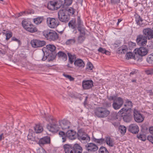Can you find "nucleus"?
<instances>
[{
  "instance_id": "de8ad7c7",
  "label": "nucleus",
  "mask_w": 153,
  "mask_h": 153,
  "mask_svg": "<svg viewBox=\"0 0 153 153\" xmlns=\"http://www.w3.org/2000/svg\"><path fill=\"white\" fill-rule=\"evenodd\" d=\"M45 45V42L44 41H40L38 40V47H42Z\"/></svg>"
},
{
  "instance_id": "bb28decb",
  "label": "nucleus",
  "mask_w": 153,
  "mask_h": 153,
  "mask_svg": "<svg viewBox=\"0 0 153 153\" xmlns=\"http://www.w3.org/2000/svg\"><path fill=\"white\" fill-rule=\"evenodd\" d=\"M110 147H113L114 144V140L113 139L108 136L105 137V143Z\"/></svg>"
},
{
  "instance_id": "20e7f679",
  "label": "nucleus",
  "mask_w": 153,
  "mask_h": 153,
  "mask_svg": "<svg viewBox=\"0 0 153 153\" xmlns=\"http://www.w3.org/2000/svg\"><path fill=\"white\" fill-rule=\"evenodd\" d=\"M58 18L59 20L62 22L66 23L69 21L70 17L65 8H61L59 11Z\"/></svg>"
},
{
  "instance_id": "f704fd0d",
  "label": "nucleus",
  "mask_w": 153,
  "mask_h": 153,
  "mask_svg": "<svg viewBox=\"0 0 153 153\" xmlns=\"http://www.w3.org/2000/svg\"><path fill=\"white\" fill-rule=\"evenodd\" d=\"M59 135L62 140V142H65L66 141L67 137L66 133L65 134L64 132L62 131H60L59 132Z\"/></svg>"
},
{
  "instance_id": "4468645a",
  "label": "nucleus",
  "mask_w": 153,
  "mask_h": 153,
  "mask_svg": "<svg viewBox=\"0 0 153 153\" xmlns=\"http://www.w3.org/2000/svg\"><path fill=\"white\" fill-rule=\"evenodd\" d=\"M93 86V82L91 80H84L82 82V86L84 89H89Z\"/></svg>"
},
{
  "instance_id": "ddd939ff",
  "label": "nucleus",
  "mask_w": 153,
  "mask_h": 153,
  "mask_svg": "<svg viewBox=\"0 0 153 153\" xmlns=\"http://www.w3.org/2000/svg\"><path fill=\"white\" fill-rule=\"evenodd\" d=\"M134 117L135 121L138 123H141L144 120L143 115L135 110L134 111Z\"/></svg>"
},
{
  "instance_id": "3c124183",
  "label": "nucleus",
  "mask_w": 153,
  "mask_h": 153,
  "mask_svg": "<svg viewBox=\"0 0 153 153\" xmlns=\"http://www.w3.org/2000/svg\"><path fill=\"white\" fill-rule=\"evenodd\" d=\"M73 0H65L64 4L65 5L69 6L71 4Z\"/></svg>"
},
{
  "instance_id": "58836bf2",
  "label": "nucleus",
  "mask_w": 153,
  "mask_h": 153,
  "mask_svg": "<svg viewBox=\"0 0 153 153\" xmlns=\"http://www.w3.org/2000/svg\"><path fill=\"white\" fill-rule=\"evenodd\" d=\"M126 59L127 60H128L129 59H134L135 58L134 56L133 55V53L131 52H128L126 54Z\"/></svg>"
},
{
  "instance_id": "6ab92c4d",
  "label": "nucleus",
  "mask_w": 153,
  "mask_h": 153,
  "mask_svg": "<svg viewBox=\"0 0 153 153\" xmlns=\"http://www.w3.org/2000/svg\"><path fill=\"white\" fill-rule=\"evenodd\" d=\"M128 130L133 134H136L139 131V128L136 124H131L129 126Z\"/></svg>"
},
{
  "instance_id": "412c9836",
  "label": "nucleus",
  "mask_w": 153,
  "mask_h": 153,
  "mask_svg": "<svg viewBox=\"0 0 153 153\" xmlns=\"http://www.w3.org/2000/svg\"><path fill=\"white\" fill-rule=\"evenodd\" d=\"M66 135L69 139L74 140L76 138L77 135L76 132L74 130H69L66 132Z\"/></svg>"
},
{
  "instance_id": "72a5a7b5",
  "label": "nucleus",
  "mask_w": 153,
  "mask_h": 153,
  "mask_svg": "<svg viewBox=\"0 0 153 153\" xmlns=\"http://www.w3.org/2000/svg\"><path fill=\"white\" fill-rule=\"evenodd\" d=\"M43 20V17H38L33 19V22L36 25H39L41 23Z\"/></svg>"
},
{
  "instance_id": "5fc2aeb1",
  "label": "nucleus",
  "mask_w": 153,
  "mask_h": 153,
  "mask_svg": "<svg viewBox=\"0 0 153 153\" xmlns=\"http://www.w3.org/2000/svg\"><path fill=\"white\" fill-rule=\"evenodd\" d=\"M120 0H111V3L112 4H115L120 3Z\"/></svg>"
},
{
  "instance_id": "e433bc0d",
  "label": "nucleus",
  "mask_w": 153,
  "mask_h": 153,
  "mask_svg": "<svg viewBox=\"0 0 153 153\" xmlns=\"http://www.w3.org/2000/svg\"><path fill=\"white\" fill-rule=\"evenodd\" d=\"M146 60L149 65H153V53L148 56L146 59Z\"/></svg>"
},
{
  "instance_id": "e2e57ef3",
  "label": "nucleus",
  "mask_w": 153,
  "mask_h": 153,
  "mask_svg": "<svg viewBox=\"0 0 153 153\" xmlns=\"http://www.w3.org/2000/svg\"><path fill=\"white\" fill-rule=\"evenodd\" d=\"M27 13L26 11H23L20 12V13H19V16H21L22 15H25Z\"/></svg>"
},
{
  "instance_id": "13d9d810",
  "label": "nucleus",
  "mask_w": 153,
  "mask_h": 153,
  "mask_svg": "<svg viewBox=\"0 0 153 153\" xmlns=\"http://www.w3.org/2000/svg\"><path fill=\"white\" fill-rule=\"evenodd\" d=\"M117 97L115 96H110L109 97V100H113L114 101Z\"/></svg>"
},
{
  "instance_id": "8fccbe9b",
  "label": "nucleus",
  "mask_w": 153,
  "mask_h": 153,
  "mask_svg": "<svg viewBox=\"0 0 153 153\" xmlns=\"http://www.w3.org/2000/svg\"><path fill=\"white\" fill-rule=\"evenodd\" d=\"M63 75L65 77L69 79L70 81H74V78L70 75L63 74Z\"/></svg>"
},
{
  "instance_id": "7ed1b4c3",
  "label": "nucleus",
  "mask_w": 153,
  "mask_h": 153,
  "mask_svg": "<svg viewBox=\"0 0 153 153\" xmlns=\"http://www.w3.org/2000/svg\"><path fill=\"white\" fill-rule=\"evenodd\" d=\"M110 112L106 108L99 107L95 110V115L98 117L104 118L107 117L110 114Z\"/></svg>"
},
{
  "instance_id": "774afa93",
  "label": "nucleus",
  "mask_w": 153,
  "mask_h": 153,
  "mask_svg": "<svg viewBox=\"0 0 153 153\" xmlns=\"http://www.w3.org/2000/svg\"><path fill=\"white\" fill-rule=\"evenodd\" d=\"M5 51H2V50H0V53L2 54H5Z\"/></svg>"
},
{
  "instance_id": "0eeeda50",
  "label": "nucleus",
  "mask_w": 153,
  "mask_h": 153,
  "mask_svg": "<svg viewBox=\"0 0 153 153\" xmlns=\"http://www.w3.org/2000/svg\"><path fill=\"white\" fill-rule=\"evenodd\" d=\"M53 123H50L47 126L48 129L53 133H56L60 129L59 126L58 125V121L56 120H53Z\"/></svg>"
},
{
  "instance_id": "4c0bfd02",
  "label": "nucleus",
  "mask_w": 153,
  "mask_h": 153,
  "mask_svg": "<svg viewBox=\"0 0 153 153\" xmlns=\"http://www.w3.org/2000/svg\"><path fill=\"white\" fill-rule=\"evenodd\" d=\"M28 140L29 141H34L36 140V139L34 133H29L27 136Z\"/></svg>"
},
{
  "instance_id": "49530a36",
  "label": "nucleus",
  "mask_w": 153,
  "mask_h": 153,
  "mask_svg": "<svg viewBox=\"0 0 153 153\" xmlns=\"http://www.w3.org/2000/svg\"><path fill=\"white\" fill-rule=\"evenodd\" d=\"M75 39L74 38L72 39H69L67 41L66 43L67 45L72 44L75 42Z\"/></svg>"
},
{
  "instance_id": "39448f33",
  "label": "nucleus",
  "mask_w": 153,
  "mask_h": 153,
  "mask_svg": "<svg viewBox=\"0 0 153 153\" xmlns=\"http://www.w3.org/2000/svg\"><path fill=\"white\" fill-rule=\"evenodd\" d=\"M22 25L25 30L30 33H35L38 30L36 27L31 22L27 21L26 20H24L22 21Z\"/></svg>"
},
{
  "instance_id": "c756f323",
  "label": "nucleus",
  "mask_w": 153,
  "mask_h": 153,
  "mask_svg": "<svg viewBox=\"0 0 153 153\" xmlns=\"http://www.w3.org/2000/svg\"><path fill=\"white\" fill-rule=\"evenodd\" d=\"M69 27L73 29H76L77 27V25L76 24V20L75 19H73L70 21L68 24Z\"/></svg>"
},
{
  "instance_id": "09e8293b",
  "label": "nucleus",
  "mask_w": 153,
  "mask_h": 153,
  "mask_svg": "<svg viewBox=\"0 0 153 153\" xmlns=\"http://www.w3.org/2000/svg\"><path fill=\"white\" fill-rule=\"evenodd\" d=\"M93 68V65L90 62L88 63L86 69L88 71H90L92 70Z\"/></svg>"
},
{
  "instance_id": "6e6552de",
  "label": "nucleus",
  "mask_w": 153,
  "mask_h": 153,
  "mask_svg": "<svg viewBox=\"0 0 153 153\" xmlns=\"http://www.w3.org/2000/svg\"><path fill=\"white\" fill-rule=\"evenodd\" d=\"M123 103V100L120 97H118L114 101H113L112 106L116 110L119 109L122 106Z\"/></svg>"
},
{
  "instance_id": "c9c22d12",
  "label": "nucleus",
  "mask_w": 153,
  "mask_h": 153,
  "mask_svg": "<svg viewBox=\"0 0 153 153\" xmlns=\"http://www.w3.org/2000/svg\"><path fill=\"white\" fill-rule=\"evenodd\" d=\"M119 53L124 54L127 51L128 48L126 45L122 46L119 48Z\"/></svg>"
},
{
  "instance_id": "f257e3e1",
  "label": "nucleus",
  "mask_w": 153,
  "mask_h": 153,
  "mask_svg": "<svg viewBox=\"0 0 153 153\" xmlns=\"http://www.w3.org/2000/svg\"><path fill=\"white\" fill-rule=\"evenodd\" d=\"M65 153H82V148L77 144H74L73 146L71 145L65 144L63 146Z\"/></svg>"
},
{
  "instance_id": "0e129e2a",
  "label": "nucleus",
  "mask_w": 153,
  "mask_h": 153,
  "mask_svg": "<svg viewBox=\"0 0 153 153\" xmlns=\"http://www.w3.org/2000/svg\"><path fill=\"white\" fill-rule=\"evenodd\" d=\"M149 131L151 134H153V126L149 128Z\"/></svg>"
},
{
  "instance_id": "79ce46f5",
  "label": "nucleus",
  "mask_w": 153,
  "mask_h": 153,
  "mask_svg": "<svg viewBox=\"0 0 153 153\" xmlns=\"http://www.w3.org/2000/svg\"><path fill=\"white\" fill-rule=\"evenodd\" d=\"M99 153H109L106 148L104 146L101 147L99 150Z\"/></svg>"
},
{
  "instance_id": "1a4fd4ad",
  "label": "nucleus",
  "mask_w": 153,
  "mask_h": 153,
  "mask_svg": "<svg viewBox=\"0 0 153 153\" xmlns=\"http://www.w3.org/2000/svg\"><path fill=\"white\" fill-rule=\"evenodd\" d=\"M147 39L143 35L140 34L137 36L136 42L139 46H145L147 43Z\"/></svg>"
},
{
  "instance_id": "680f3d73",
  "label": "nucleus",
  "mask_w": 153,
  "mask_h": 153,
  "mask_svg": "<svg viewBox=\"0 0 153 153\" xmlns=\"http://www.w3.org/2000/svg\"><path fill=\"white\" fill-rule=\"evenodd\" d=\"M26 13L27 14L33 13L34 11L33 10H29L27 11H26Z\"/></svg>"
},
{
  "instance_id": "c03bdc74",
  "label": "nucleus",
  "mask_w": 153,
  "mask_h": 153,
  "mask_svg": "<svg viewBox=\"0 0 153 153\" xmlns=\"http://www.w3.org/2000/svg\"><path fill=\"white\" fill-rule=\"evenodd\" d=\"M119 129L121 134H124L126 131V128L124 126H120Z\"/></svg>"
},
{
  "instance_id": "423d86ee",
  "label": "nucleus",
  "mask_w": 153,
  "mask_h": 153,
  "mask_svg": "<svg viewBox=\"0 0 153 153\" xmlns=\"http://www.w3.org/2000/svg\"><path fill=\"white\" fill-rule=\"evenodd\" d=\"M47 23L50 28H55L59 25V22L57 19L48 17L47 19Z\"/></svg>"
},
{
  "instance_id": "f03ea898",
  "label": "nucleus",
  "mask_w": 153,
  "mask_h": 153,
  "mask_svg": "<svg viewBox=\"0 0 153 153\" xmlns=\"http://www.w3.org/2000/svg\"><path fill=\"white\" fill-rule=\"evenodd\" d=\"M43 35L49 41H54L58 38L57 33L54 31L51 30H46L42 32Z\"/></svg>"
},
{
  "instance_id": "052dcab7",
  "label": "nucleus",
  "mask_w": 153,
  "mask_h": 153,
  "mask_svg": "<svg viewBox=\"0 0 153 153\" xmlns=\"http://www.w3.org/2000/svg\"><path fill=\"white\" fill-rule=\"evenodd\" d=\"M146 92L148 93L149 94V95L150 96H152L153 94V92L152 90H147Z\"/></svg>"
},
{
  "instance_id": "ea45409f",
  "label": "nucleus",
  "mask_w": 153,
  "mask_h": 153,
  "mask_svg": "<svg viewBox=\"0 0 153 153\" xmlns=\"http://www.w3.org/2000/svg\"><path fill=\"white\" fill-rule=\"evenodd\" d=\"M46 47L48 50L52 52L54 51L56 48L54 45L51 44L47 45Z\"/></svg>"
},
{
  "instance_id": "864d4df0",
  "label": "nucleus",
  "mask_w": 153,
  "mask_h": 153,
  "mask_svg": "<svg viewBox=\"0 0 153 153\" xmlns=\"http://www.w3.org/2000/svg\"><path fill=\"white\" fill-rule=\"evenodd\" d=\"M129 46L130 48H133L136 46V44L135 43L133 42H129Z\"/></svg>"
},
{
  "instance_id": "a18cd8bd",
  "label": "nucleus",
  "mask_w": 153,
  "mask_h": 153,
  "mask_svg": "<svg viewBox=\"0 0 153 153\" xmlns=\"http://www.w3.org/2000/svg\"><path fill=\"white\" fill-rule=\"evenodd\" d=\"M137 137L139 139L145 141L146 140V137L144 134H138L137 135Z\"/></svg>"
},
{
  "instance_id": "6e6d98bb",
  "label": "nucleus",
  "mask_w": 153,
  "mask_h": 153,
  "mask_svg": "<svg viewBox=\"0 0 153 153\" xmlns=\"http://www.w3.org/2000/svg\"><path fill=\"white\" fill-rule=\"evenodd\" d=\"M148 140L153 144V136L150 135L147 137Z\"/></svg>"
},
{
  "instance_id": "cd10ccee",
  "label": "nucleus",
  "mask_w": 153,
  "mask_h": 153,
  "mask_svg": "<svg viewBox=\"0 0 153 153\" xmlns=\"http://www.w3.org/2000/svg\"><path fill=\"white\" fill-rule=\"evenodd\" d=\"M56 55L58 57L62 59L64 61H66L67 59V56L66 54L63 52L59 51Z\"/></svg>"
},
{
  "instance_id": "4be33fe9",
  "label": "nucleus",
  "mask_w": 153,
  "mask_h": 153,
  "mask_svg": "<svg viewBox=\"0 0 153 153\" xmlns=\"http://www.w3.org/2000/svg\"><path fill=\"white\" fill-rule=\"evenodd\" d=\"M50 137L48 136L39 139V144L40 145L48 144L50 143Z\"/></svg>"
},
{
  "instance_id": "f3484780",
  "label": "nucleus",
  "mask_w": 153,
  "mask_h": 153,
  "mask_svg": "<svg viewBox=\"0 0 153 153\" xmlns=\"http://www.w3.org/2000/svg\"><path fill=\"white\" fill-rule=\"evenodd\" d=\"M59 123L61 127L64 130L68 129L71 125V123L69 121L65 120L59 121Z\"/></svg>"
},
{
  "instance_id": "9d476101",
  "label": "nucleus",
  "mask_w": 153,
  "mask_h": 153,
  "mask_svg": "<svg viewBox=\"0 0 153 153\" xmlns=\"http://www.w3.org/2000/svg\"><path fill=\"white\" fill-rule=\"evenodd\" d=\"M77 135V137L79 140L81 141L85 140L87 142H89L90 140V138L89 136L80 130H79L78 131Z\"/></svg>"
},
{
  "instance_id": "a211bd4d",
  "label": "nucleus",
  "mask_w": 153,
  "mask_h": 153,
  "mask_svg": "<svg viewBox=\"0 0 153 153\" xmlns=\"http://www.w3.org/2000/svg\"><path fill=\"white\" fill-rule=\"evenodd\" d=\"M131 111H128L123 114H119L123 116V119L124 121L126 122H129L131 119L132 117Z\"/></svg>"
},
{
  "instance_id": "473e14b6",
  "label": "nucleus",
  "mask_w": 153,
  "mask_h": 153,
  "mask_svg": "<svg viewBox=\"0 0 153 153\" xmlns=\"http://www.w3.org/2000/svg\"><path fill=\"white\" fill-rule=\"evenodd\" d=\"M76 25H77V28L79 32H81V31H84V30H82L81 29V28L82 27V26H83V25L82 24V22L80 20V17L79 16L78 17L77 19V24Z\"/></svg>"
},
{
  "instance_id": "393cba45",
  "label": "nucleus",
  "mask_w": 153,
  "mask_h": 153,
  "mask_svg": "<svg viewBox=\"0 0 153 153\" xmlns=\"http://www.w3.org/2000/svg\"><path fill=\"white\" fill-rule=\"evenodd\" d=\"M74 64L75 66L78 68H84L85 65L83 61L80 59H76L74 61Z\"/></svg>"
},
{
  "instance_id": "9b49d317",
  "label": "nucleus",
  "mask_w": 153,
  "mask_h": 153,
  "mask_svg": "<svg viewBox=\"0 0 153 153\" xmlns=\"http://www.w3.org/2000/svg\"><path fill=\"white\" fill-rule=\"evenodd\" d=\"M124 106L127 107L126 108H123L121 109L118 112V114H123V113L127 112L128 111H131V108L132 106V102L131 101L127 100Z\"/></svg>"
},
{
  "instance_id": "4d7b16f0",
  "label": "nucleus",
  "mask_w": 153,
  "mask_h": 153,
  "mask_svg": "<svg viewBox=\"0 0 153 153\" xmlns=\"http://www.w3.org/2000/svg\"><path fill=\"white\" fill-rule=\"evenodd\" d=\"M6 39L7 40H8L12 36V34L11 33H6Z\"/></svg>"
},
{
  "instance_id": "c85d7f7f",
  "label": "nucleus",
  "mask_w": 153,
  "mask_h": 153,
  "mask_svg": "<svg viewBox=\"0 0 153 153\" xmlns=\"http://www.w3.org/2000/svg\"><path fill=\"white\" fill-rule=\"evenodd\" d=\"M68 57L69 62L71 64H72L76 60V55L74 54H72L69 53H68Z\"/></svg>"
},
{
  "instance_id": "f8f14e48",
  "label": "nucleus",
  "mask_w": 153,
  "mask_h": 153,
  "mask_svg": "<svg viewBox=\"0 0 153 153\" xmlns=\"http://www.w3.org/2000/svg\"><path fill=\"white\" fill-rule=\"evenodd\" d=\"M143 35L148 40H151L153 38V30L150 28H147L143 30Z\"/></svg>"
},
{
  "instance_id": "b1692460",
  "label": "nucleus",
  "mask_w": 153,
  "mask_h": 153,
  "mask_svg": "<svg viewBox=\"0 0 153 153\" xmlns=\"http://www.w3.org/2000/svg\"><path fill=\"white\" fill-rule=\"evenodd\" d=\"M135 20L137 25L141 27H143L145 25V24L143 23V20L138 14L135 15Z\"/></svg>"
},
{
  "instance_id": "7c9ffc66",
  "label": "nucleus",
  "mask_w": 153,
  "mask_h": 153,
  "mask_svg": "<svg viewBox=\"0 0 153 153\" xmlns=\"http://www.w3.org/2000/svg\"><path fill=\"white\" fill-rule=\"evenodd\" d=\"M92 139L94 142L100 145L103 144L105 143V139L103 138L97 139L93 137L92 138Z\"/></svg>"
},
{
  "instance_id": "5701e85b",
  "label": "nucleus",
  "mask_w": 153,
  "mask_h": 153,
  "mask_svg": "<svg viewBox=\"0 0 153 153\" xmlns=\"http://www.w3.org/2000/svg\"><path fill=\"white\" fill-rule=\"evenodd\" d=\"M85 31L79 32V35L77 39V42L78 43H82L85 39Z\"/></svg>"
},
{
  "instance_id": "69168bd1",
  "label": "nucleus",
  "mask_w": 153,
  "mask_h": 153,
  "mask_svg": "<svg viewBox=\"0 0 153 153\" xmlns=\"http://www.w3.org/2000/svg\"><path fill=\"white\" fill-rule=\"evenodd\" d=\"M122 20L121 19H118L117 22V25H118L119 24V23Z\"/></svg>"
},
{
  "instance_id": "a19ab883",
  "label": "nucleus",
  "mask_w": 153,
  "mask_h": 153,
  "mask_svg": "<svg viewBox=\"0 0 153 153\" xmlns=\"http://www.w3.org/2000/svg\"><path fill=\"white\" fill-rule=\"evenodd\" d=\"M98 50L99 52L102 53H105L107 55H109L110 54L109 52L106 50L105 48L102 47H100Z\"/></svg>"
},
{
  "instance_id": "2f4dec72",
  "label": "nucleus",
  "mask_w": 153,
  "mask_h": 153,
  "mask_svg": "<svg viewBox=\"0 0 153 153\" xmlns=\"http://www.w3.org/2000/svg\"><path fill=\"white\" fill-rule=\"evenodd\" d=\"M34 129L36 133H41L43 130L42 127L40 124L36 125L34 127Z\"/></svg>"
},
{
  "instance_id": "bf43d9fd",
  "label": "nucleus",
  "mask_w": 153,
  "mask_h": 153,
  "mask_svg": "<svg viewBox=\"0 0 153 153\" xmlns=\"http://www.w3.org/2000/svg\"><path fill=\"white\" fill-rule=\"evenodd\" d=\"M12 40L17 42L19 44H20V41L19 40L16 39V38L15 37H13L12 38Z\"/></svg>"
},
{
  "instance_id": "603ef678",
  "label": "nucleus",
  "mask_w": 153,
  "mask_h": 153,
  "mask_svg": "<svg viewBox=\"0 0 153 153\" xmlns=\"http://www.w3.org/2000/svg\"><path fill=\"white\" fill-rule=\"evenodd\" d=\"M47 120L50 122V123H53V121L54 120H56L52 116H50L48 117H47L46 118Z\"/></svg>"
},
{
  "instance_id": "2eb2a0df",
  "label": "nucleus",
  "mask_w": 153,
  "mask_h": 153,
  "mask_svg": "<svg viewBox=\"0 0 153 153\" xmlns=\"http://www.w3.org/2000/svg\"><path fill=\"white\" fill-rule=\"evenodd\" d=\"M60 5L58 1H51L48 3L47 7L49 10H57Z\"/></svg>"
},
{
  "instance_id": "338daca9",
  "label": "nucleus",
  "mask_w": 153,
  "mask_h": 153,
  "mask_svg": "<svg viewBox=\"0 0 153 153\" xmlns=\"http://www.w3.org/2000/svg\"><path fill=\"white\" fill-rule=\"evenodd\" d=\"M146 73L148 75L151 74H152L150 71L149 70L146 71Z\"/></svg>"
},
{
  "instance_id": "a878e982",
  "label": "nucleus",
  "mask_w": 153,
  "mask_h": 153,
  "mask_svg": "<svg viewBox=\"0 0 153 153\" xmlns=\"http://www.w3.org/2000/svg\"><path fill=\"white\" fill-rule=\"evenodd\" d=\"M67 11V13L69 16L74 17L76 15V10L73 7H69L65 8Z\"/></svg>"
},
{
  "instance_id": "37998d69",
  "label": "nucleus",
  "mask_w": 153,
  "mask_h": 153,
  "mask_svg": "<svg viewBox=\"0 0 153 153\" xmlns=\"http://www.w3.org/2000/svg\"><path fill=\"white\" fill-rule=\"evenodd\" d=\"M38 40H33L31 41L32 46L35 48H38Z\"/></svg>"
},
{
  "instance_id": "aec40b11",
  "label": "nucleus",
  "mask_w": 153,
  "mask_h": 153,
  "mask_svg": "<svg viewBox=\"0 0 153 153\" xmlns=\"http://www.w3.org/2000/svg\"><path fill=\"white\" fill-rule=\"evenodd\" d=\"M135 51H136L135 52L136 53H137L139 55L142 56L146 55L148 53L147 49L144 47H140L139 48L135 49Z\"/></svg>"
},
{
  "instance_id": "dca6fc26",
  "label": "nucleus",
  "mask_w": 153,
  "mask_h": 153,
  "mask_svg": "<svg viewBox=\"0 0 153 153\" xmlns=\"http://www.w3.org/2000/svg\"><path fill=\"white\" fill-rule=\"evenodd\" d=\"M86 149L89 152H95L98 149V147L95 144L93 143H87L85 145Z\"/></svg>"
}]
</instances>
